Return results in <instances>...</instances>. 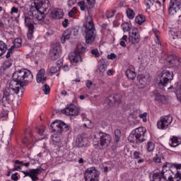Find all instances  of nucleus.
I'll return each instance as SVG.
<instances>
[{
    "label": "nucleus",
    "mask_w": 181,
    "mask_h": 181,
    "mask_svg": "<svg viewBox=\"0 0 181 181\" xmlns=\"http://www.w3.org/2000/svg\"><path fill=\"white\" fill-rule=\"evenodd\" d=\"M12 80L4 90L1 104L6 107L11 103V98L14 94H18L20 91L23 93V83H32L33 81V74L26 69H22L16 71L13 76Z\"/></svg>",
    "instance_id": "1"
},
{
    "label": "nucleus",
    "mask_w": 181,
    "mask_h": 181,
    "mask_svg": "<svg viewBox=\"0 0 181 181\" xmlns=\"http://www.w3.org/2000/svg\"><path fill=\"white\" fill-rule=\"evenodd\" d=\"M168 163L163 164L162 170L154 172L150 174L151 181H181V164L176 163L173 166L176 168L175 174L170 170V168L168 166Z\"/></svg>",
    "instance_id": "2"
},
{
    "label": "nucleus",
    "mask_w": 181,
    "mask_h": 181,
    "mask_svg": "<svg viewBox=\"0 0 181 181\" xmlns=\"http://www.w3.org/2000/svg\"><path fill=\"white\" fill-rule=\"evenodd\" d=\"M85 25V39L87 45H93L97 37V30H95V25H94V21L91 16H88L86 18Z\"/></svg>",
    "instance_id": "3"
},
{
    "label": "nucleus",
    "mask_w": 181,
    "mask_h": 181,
    "mask_svg": "<svg viewBox=\"0 0 181 181\" xmlns=\"http://www.w3.org/2000/svg\"><path fill=\"white\" fill-rule=\"evenodd\" d=\"M51 129L53 132L57 134L52 136V141L58 144L59 142H62V139L59 135H60L62 132H67L69 128L63 121L57 120L51 124Z\"/></svg>",
    "instance_id": "4"
},
{
    "label": "nucleus",
    "mask_w": 181,
    "mask_h": 181,
    "mask_svg": "<svg viewBox=\"0 0 181 181\" xmlns=\"http://www.w3.org/2000/svg\"><path fill=\"white\" fill-rule=\"evenodd\" d=\"M146 132V128L139 127L133 130L128 137V141L131 144H142L145 142V133Z\"/></svg>",
    "instance_id": "5"
},
{
    "label": "nucleus",
    "mask_w": 181,
    "mask_h": 181,
    "mask_svg": "<svg viewBox=\"0 0 181 181\" xmlns=\"http://www.w3.org/2000/svg\"><path fill=\"white\" fill-rule=\"evenodd\" d=\"M84 52H86V47L83 45H77L74 52L69 54V60L73 66H78L83 62L81 56H83Z\"/></svg>",
    "instance_id": "6"
},
{
    "label": "nucleus",
    "mask_w": 181,
    "mask_h": 181,
    "mask_svg": "<svg viewBox=\"0 0 181 181\" xmlns=\"http://www.w3.org/2000/svg\"><path fill=\"white\" fill-rule=\"evenodd\" d=\"M173 72L170 71L164 70L157 76L156 83L158 87H168L169 83H172L173 80Z\"/></svg>",
    "instance_id": "7"
},
{
    "label": "nucleus",
    "mask_w": 181,
    "mask_h": 181,
    "mask_svg": "<svg viewBox=\"0 0 181 181\" xmlns=\"http://www.w3.org/2000/svg\"><path fill=\"white\" fill-rule=\"evenodd\" d=\"M172 122H173V117L172 115L161 116L157 121V128L161 131H166V129H169Z\"/></svg>",
    "instance_id": "8"
},
{
    "label": "nucleus",
    "mask_w": 181,
    "mask_h": 181,
    "mask_svg": "<svg viewBox=\"0 0 181 181\" xmlns=\"http://www.w3.org/2000/svg\"><path fill=\"white\" fill-rule=\"evenodd\" d=\"M85 181H100V172L92 167L88 168L84 174Z\"/></svg>",
    "instance_id": "9"
},
{
    "label": "nucleus",
    "mask_w": 181,
    "mask_h": 181,
    "mask_svg": "<svg viewBox=\"0 0 181 181\" xmlns=\"http://www.w3.org/2000/svg\"><path fill=\"white\" fill-rule=\"evenodd\" d=\"M24 22L25 26L28 28L27 37L29 40H32L33 39V33H35V21H33V18L25 16Z\"/></svg>",
    "instance_id": "10"
},
{
    "label": "nucleus",
    "mask_w": 181,
    "mask_h": 181,
    "mask_svg": "<svg viewBox=\"0 0 181 181\" xmlns=\"http://www.w3.org/2000/svg\"><path fill=\"white\" fill-rule=\"evenodd\" d=\"M35 6L36 11L35 13H33V18L39 21H43L45 16V13L39 10L43 8V0H37V1H35Z\"/></svg>",
    "instance_id": "11"
},
{
    "label": "nucleus",
    "mask_w": 181,
    "mask_h": 181,
    "mask_svg": "<svg viewBox=\"0 0 181 181\" xmlns=\"http://www.w3.org/2000/svg\"><path fill=\"white\" fill-rule=\"evenodd\" d=\"M129 41L132 45H138L141 42V35H139V31L138 28L133 27L129 32Z\"/></svg>",
    "instance_id": "12"
},
{
    "label": "nucleus",
    "mask_w": 181,
    "mask_h": 181,
    "mask_svg": "<svg viewBox=\"0 0 181 181\" xmlns=\"http://www.w3.org/2000/svg\"><path fill=\"white\" fill-rule=\"evenodd\" d=\"M98 135L100 136L98 140L97 139V137H95L93 139L95 145H101V146H104V145H107L111 142V136L110 134L99 132Z\"/></svg>",
    "instance_id": "13"
},
{
    "label": "nucleus",
    "mask_w": 181,
    "mask_h": 181,
    "mask_svg": "<svg viewBox=\"0 0 181 181\" xmlns=\"http://www.w3.org/2000/svg\"><path fill=\"white\" fill-rule=\"evenodd\" d=\"M62 56V45L59 43H55L52 45L50 49V57L52 60H57Z\"/></svg>",
    "instance_id": "14"
},
{
    "label": "nucleus",
    "mask_w": 181,
    "mask_h": 181,
    "mask_svg": "<svg viewBox=\"0 0 181 181\" xmlns=\"http://www.w3.org/2000/svg\"><path fill=\"white\" fill-rule=\"evenodd\" d=\"M33 141H35V136L32 134V130L30 129L25 130V134L21 140L22 144H23L25 146H28V145H30V144H32Z\"/></svg>",
    "instance_id": "15"
},
{
    "label": "nucleus",
    "mask_w": 181,
    "mask_h": 181,
    "mask_svg": "<svg viewBox=\"0 0 181 181\" xmlns=\"http://www.w3.org/2000/svg\"><path fill=\"white\" fill-rule=\"evenodd\" d=\"M181 8L180 3L176 1V0H171L170 1L168 13L169 15H176L177 11H180Z\"/></svg>",
    "instance_id": "16"
},
{
    "label": "nucleus",
    "mask_w": 181,
    "mask_h": 181,
    "mask_svg": "<svg viewBox=\"0 0 181 181\" xmlns=\"http://www.w3.org/2000/svg\"><path fill=\"white\" fill-rule=\"evenodd\" d=\"M62 114H66V115H71L74 117L76 115H78V110L76 107L74 105H69L65 109L62 110Z\"/></svg>",
    "instance_id": "17"
},
{
    "label": "nucleus",
    "mask_w": 181,
    "mask_h": 181,
    "mask_svg": "<svg viewBox=\"0 0 181 181\" xmlns=\"http://www.w3.org/2000/svg\"><path fill=\"white\" fill-rule=\"evenodd\" d=\"M153 95L155 97L156 101H158V104H168V98L166 96L159 93L158 90H153Z\"/></svg>",
    "instance_id": "18"
},
{
    "label": "nucleus",
    "mask_w": 181,
    "mask_h": 181,
    "mask_svg": "<svg viewBox=\"0 0 181 181\" xmlns=\"http://www.w3.org/2000/svg\"><path fill=\"white\" fill-rule=\"evenodd\" d=\"M45 74H46V71L45 70V69H41L37 74V76H36L37 83H42V84L45 83L46 80H47V77H46Z\"/></svg>",
    "instance_id": "19"
},
{
    "label": "nucleus",
    "mask_w": 181,
    "mask_h": 181,
    "mask_svg": "<svg viewBox=\"0 0 181 181\" xmlns=\"http://www.w3.org/2000/svg\"><path fill=\"white\" fill-rule=\"evenodd\" d=\"M64 16V13L62 8H54L51 12V17L52 19H62Z\"/></svg>",
    "instance_id": "20"
},
{
    "label": "nucleus",
    "mask_w": 181,
    "mask_h": 181,
    "mask_svg": "<svg viewBox=\"0 0 181 181\" xmlns=\"http://www.w3.org/2000/svg\"><path fill=\"white\" fill-rule=\"evenodd\" d=\"M170 146H172L173 148H176V146H179V145H181V136H173L170 137Z\"/></svg>",
    "instance_id": "21"
},
{
    "label": "nucleus",
    "mask_w": 181,
    "mask_h": 181,
    "mask_svg": "<svg viewBox=\"0 0 181 181\" xmlns=\"http://www.w3.org/2000/svg\"><path fill=\"white\" fill-rule=\"evenodd\" d=\"M166 60L169 64H172V66H176V63H179V62H180V58L173 54H170L166 57Z\"/></svg>",
    "instance_id": "22"
},
{
    "label": "nucleus",
    "mask_w": 181,
    "mask_h": 181,
    "mask_svg": "<svg viewBox=\"0 0 181 181\" xmlns=\"http://www.w3.org/2000/svg\"><path fill=\"white\" fill-rule=\"evenodd\" d=\"M40 170L38 168L33 169L30 170V177L33 181H37L39 180V177L37 175H39Z\"/></svg>",
    "instance_id": "23"
},
{
    "label": "nucleus",
    "mask_w": 181,
    "mask_h": 181,
    "mask_svg": "<svg viewBox=\"0 0 181 181\" xmlns=\"http://www.w3.org/2000/svg\"><path fill=\"white\" fill-rule=\"evenodd\" d=\"M108 66V61L105 59H100V64L99 66V71L100 73H104L105 70H107V67Z\"/></svg>",
    "instance_id": "24"
},
{
    "label": "nucleus",
    "mask_w": 181,
    "mask_h": 181,
    "mask_svg": "<svg viewBox=\"0 0 181 181\" xmlns=\"http://www.w3.org/2000/svg\"><path fill=\"white\" fill-rule=\"evenodd\" d=\"M142 156V154L141 153V152L139 151H134L133 153V158L134 159H136V160H137V163H144V162H145V159L141 158V156Z\"/></svg>",
    "instance_id": "25"
},
{
    "label": "nucleus",
    "mask_w": 181,
    "mask_h": 181,
    "mask_svg": "<svg viewBox=\"0 0 181 181\" xmlns=\"http://www.w3.org/2000/svg\"><path fill=\"white\" fill-rule=\"evenodd\" d=\"M126 76L129 80H135L136 77V73L135 72V70L132 69H127L126 71Z\"/></svg>",
    "instance_id": "26"
},
{
    "label": "nucleus",
    "mask_w": 181,
    "mask_h": 181,
    "mask_svg": "<svg viewBox=\"0 0 181 181\" xmlns=\"http://www.w3.org/2000/svg\"><path fill=\"white\" fill-rule=\"evenodd\" d=\"M146 21V18L144 15L139 14L135 18V23H137V25H142V23H144Z\"/></svg>",
    "instance_id": "27"
},
{
    "label": "nucleus",
    "mask_w": 181,
    "mask_h": 181,
    "mask_svg": "<svg viewBox=\"0 0 181 181\" xmlns=\"http://www.w3.org/2000/svg\"><path fill=\"white\" fill-rule=\"evenodd\" d=\"M153 32L154 33V36H155V42L156 43V45H158L159 46H160V40L159 38V35H160V33L159 32V30L158 29H153Z\"/></svg>",
    "instance_id": "28"
},
{
    "label": "nucleus",
    "mask_w": 181,
    "mask_h": 181,
    "mask_svg": "<svg viewBox=\"0 0 181 181\" xmlns=\"http://www.w3.org/2000/svg\"><path fill=\"white\" fill-rule=\"evenodd\" d=\"M128 42V35H124L119 40V45L122 47H127V42Z\"/></svg>",
    "instance_id": "29"
},
{
    "label": "nucleus",
    "mask_w": 181,
    "mask_h": 181,
    "mask_svg": "<svg viewBox=\"0 0 181 181\" xmlns=\"http://www.w3.org/2000/svg\"><path fill=\"white\" fill-rule=\"evenodd\" d=\"M146 149L148 152H153V151H155V143L147 141Z\"/></svg>",
    "instance_id": "30"
},
{
    "label": "nucleus",
    "mask_w": 181,
    "mask_h": 181,
    "mask_svg": "<svg viewBox=\"0 0 181 181\" xmlns=\"http://www.w3.org/2000/svg\"><path fill=\"white\" fill-rule=\"evenodd\" d=\"M146 4V11H149L153 5H155V0H144Z\"/></svg>",
    "instance_id": "31"
},
{
    "label": "nucleus",
    "mask_w": 181,
    "mask_h": 181,
    "mask_svg": "<svg viewBox=\"0 0 181 181\" xmlns=\"http://www.w3.org/2000/svg\"><path fill=\"white\" fill-rule=\"evenodd\" d=\"M6 44L4 41L0 40V56H2L7 50Z\"/></svg>",
    "instance_id": "32"
},
{
    "label": "nucleus",
    "mask_w": 181,
    "mask_h": 181,
    "mask_svg": "<svg viewBox=\"0 0 181 181\" xmlns=\"http://www.w3.org/2000/svg\"><path fill=\"white\" fill-rule=\"evenodd\" d=\"M127 16L129 19H134L135 18V11L132 8H127L126 11Z\"/></svg>",
    "instance_id": "33"
},
{
    "label": "nucleus",
    "mask_w": 181,
    "mask_h": 181,
    "mask_svg": "<svg viewBox=\"0 0 181 181\" xmlns=\"http://www.w3.org/2000/svg\"><path fill=\"white\" fill-rule=\"evenodd\" d=\"M115 142H119V139H121V130L116 129L115 131Z\"/></svg>",
    "instance_id": "34"
},
{
    "label": "nucleus",
    "mask_w": 181,
    "mask_h": 181,
    "mask_svg": "<svg viewBox=\"0 0 181 181\" xmlns=\"http://www.w3.org/2000/svg\"><path fill=\"white\" fill-rule=\"evenodd\" d=\"M115 12H117V10H107L106 11V17L107 19H110L115 15Z\"/></svg>",
    "instance_id": "35"
},
{
    "label": "nucleus",
    "mask_w": 181,
    "mask_h": 181,
    "mask_svg": "<svg viewBox=\"0 0 181 181\" xmlns=\"http://www.w3.org/2000/svg\"><path fill=\"white\" fill-rule=\"evenodd\" d=\"M60 70V67L57 65L53 66L49 69V73L51 74H55V73H57Z\"/></svg>",
    "instance_id": "36"
},
{
    "label": "nucleus",
    "mask_w": 181,
    "mask_h": 181,
    "mask_svg": "<svg viewBox=\"0 0 181 181\" xmlns=\"http://www.w3.org/2000/svg\"><path fill=\"white\" fill-rule=\"evenodd\" d=\"M83 122H85L83 123V127L86 128H90L91 127V120L87 119V117H84Z\"/></svg>",
    "instance_id": "37"
},
{
    "label": "nucleus",
    "mask_w": 181,
    "mask_h": 181,
    "mask_svg": "<svg viewBox=\"0 0 181 181\" xmlns=\"http://www.w3.org/2000/svg\"><path fill=\"white\" fill-rule=\"evenodd\" d=\"M122 28L124 32H129V30H131V29H132L129 27V23H123L122 24Z\"/></svg>",
    "instance_id": "38"
},
{
    "label": "nucleus",
    "mask_w": 181,
    "mask_h": 181,
    "mask_svg": "<svg viewBox=\"0 0 181 181\" xmlns=\"http://www.w3.org/2000/svg\"><path fill=\"white\" fill-rule=\"evenodd\" d=\"M70 34H67V33H64L62 35V37L61 38L62 42L64 43L66 40H69V39H70Z\"/></svg>",
    "instance_id": "39"
},
{
    "label": "nucleus",
    "mask_w": 181,
    "mask_h": 181,
    "mask_svg": "<svg viewBox=\"0 0 181 181\" xmlns=\"http://www.w3.org/2000/svg\"><path fill=\"white\" fill-rule=\"evenodd\" d=\"M16 165H22V166H25V168H29V165H30V163L27 162V163H23V161H20L19 160H15Z\"/></svg>",
    "instance_id": "40"
},
{
    "label": "nucleus",
    "mask_w": 181,
    "mask_h": 181,
    "mask_svg": "<svg viewBox=\"0 0 181 181\" xmlns=\"http://www.w3.org/2000/svg\"><path fill=\"white\" fill-rule=\"evenodd\" d=\"M37 133L38 134V135H40V136H41L40 139H45V129L43 128L37 129Z\"/></svg>",
    "instance_id": "41"
},
{
    "label": "nucleus",
    "mask_w": 181,
    "mask_h": 181,
    "mask_svg": "<svg viewBox=\"0 0 181 181\" xmlns=\"http://www.w3.org/2000/svg\"><path fill=\"white\" fill-rule=\"evenodd\" d=\"M42 90L44 91L45 94L47 95V94L50 93V86H49L47 84H45L42 88Z\"/></svg>",
    "instance_id": "42"
},
{
    "label": "nucleus",
    "mask_w": 181,
    "mask_h": 181,
    "mask_svg": "<svg viewBox=\"0 0 181 181\" xmlns=\"http://www.w3.org/2000/svg\"><path fill=\"white\" fill-rule=\"evenodd\" d=\"M154 6L156 11L160 10V8H162V2H160V1L159 0H157V1L155 0Z\"/></svg>",
    "instance_id": "43"
},
{
    "label": "nucleus",
    "mask_w": 181,
    "mask_h": 181,
    "mask_svg": "<svg viewBox=\"0 0 181 181\" xmlns=\"http://www.w3.org/2000/svg\"><path fill=\"white\" fill-rule=\"evenodd\" d=\"M78 6H79L81 11H86V2L84 1L78 2Z\"/></svg>",
    "instance_id": "44"
},
{
    "label": "nucleus",
    "mask_w": 181,
    "mask_h": 181,
    "mask_svg": "<svg viewBox=\"0 0 181 181\" xmlns=\"http://www.w3.org/2000/svg\"><path fill=\"white\" fill-rule=\"evenodd\" d=\"M13 63V60L12 59H8L7 61L5 62L4 66L6 67V69H9L12 66Z\"/></svg>",
    "instance_id": "45"
},
{
    "label": "nucleus",
    "mask_w": 181,
    "mask_h": 181,
    "mask_svg": "<svg viewBox=\"0 0 181 181\" xmlns=\"http://www.w3.org/2000/svg\"><path fill=\"white\" fill-rule=\"evenodd\" d=\"M139 81L140 84L145 86V84H146V78H145V76H141L139 77Z\"/></svg>",
    "instance_id": "46"
},
{
    "label": "nucleus",
    "mask_w": 181,
    "mask_h": 181,
    "mask_svg": "<svg viewBox=\"0 0 181 181\" xmlns=\"http://www.w3.org/2000/svg\"><path fill=\"white\" fill-rule=\"evenodd\" d=\"M15 46L17 47H21L22 46V39L21 38H17L15 40Z\"/></svg>",
    "instance_id": "47"
},
{
    "label": "nucleus",
    "mask_w": 181,
    "mask_h": 181,
    "mask_svg": "<svg viewBox=\"0 0 181 181\" xmlns=\"http://www.w3.org/2000/svg\"><path fill=\"white\" fill-rule=\"evenodd\" d=\"M91 54L95 56V57H100V52H98V49H93L91 50Z\"/></svg>",
    "instance_id": "48"
},
{
    "label": "nucleus",
    "mask_w": 181,
    "mask_h": 181,
    "mask_svg": "<svg viewBox=\"0 0 181 181\" xmlns=\"http://www.w3.org/2000/svg\"><path fill=\"white\" fill-rule=\"evenodd\" d=\"M148 115L147 112H144L143 114H140L139 115V117L141 118V119H143V122H146L147 119L146 117Z\"/></svg>",
    "instance_id": "49"
},
{
    "label": "nucleus",
    "mask_w": 181,
    "mask_h": 181,
    "mask_svg": "<svg viewBox=\"0 0 181 181\" xmlns=\"http://www.w3.org/2000/svg\"><path fill=\"white\" fill-rule=\"evenodd\" d=\"M19 12V8L18 7L13 6L11 10V15H13V13H18Z\"/></svg>",
    "instance_id": "50"
},
{
    "label": "nucleus",
    "mask_w": 181,
    "mask_h": 181,
    "mask_svg": "<svg viewBox=\"0 0 181 181\" xmlns=\"http://www.w3.org/2000/svg\"><path fill=\"white\" fill-rule=\"evenodd\" d=\"M153 160L154 162H156V163H160V162H162V160L158 155L155 156V157L153 158Z\"/></svg>",
    "instance_id": "51"
},
{
    "label": "nucleus",
    "mask_w": 181,
    "mask_h": 181,
    "mask_svg": "<svg viewBox=\"0 0 181 181\" xmlns=\"http://www.w3.org/2000/svg\"><path fill=\"white\" fill-rule=\"evenodd\" d=\"M77 0H68L69 6H73V5H76Z\"/></svg>",
    "instance_id": "52"
},
{
    "label": "nucleus",
    "mask_w": 181,
    "mask_h": 181,
    "mask_svg": "<svg viewBox=\"0 0 181 181\" xmlns=\"http://www.w3.org/2000/svg\"><path fill=\"white\" fill-rule=\"evenodd\" d=\"M62 26L63 28H67V26H69V19H64V21L62 22Z\"/></svg>",
    "instance_id": "53"
},
{
    "label": "nucleus",
    "mask_w": 181,
    "mask_h": 181,
    "mask_svg": "<svg viewBox=\"0 0 181 181\" xmlns=\"http://www.w3.org/2000/svg\"><path fill=\"white\" fill-rule=\"evenodd\" d=\"M11 179H12V180H14V181L19 180V178H18V173H16L11 175Z\"/></svg>",
    "instance_id": "54"
},
{
    "label": "nucleus",
    "mask_w": 181,
    "mask_h": 181,
    "mask_svg": "<svg viewBox=\"0 0 181 181\" xmlns=\"http://www.w3.org/2000/svg\"><path fill=\"white\" fill-rule=\"evenodd\" d=\"M117 54L115 53H111L110 55L107 56V58L110 59V60H112L114 59H116Z\"/></svg>",
    "instance_id": "55"
},
{
    "label": "nucleus",
    "mask_w": 181,
    "mask_h": 181,
    "mask_svg": "<svg viewBox=\"0 0 181 181\" xmlns=\"http://www.w3.org/2000/svg\"><path fill=\"white\" fill-rule=\"evenodd\" d=\"M77 146L78 148H86V144L83 143V139H81V141L77 144Z\"/></svg>",
    "instance_id": "56"
},
{
    "label": "nucleus",
    "mask_w": 181,
    "mask_h": 181,
    "mask_svg": "<svg viewBox=\"0 0 181 181\" xmlns=\"http://www.w3.org/2000/svg\"><path fill=\"white\" fill-rule=\"evenodd\" d=\"M108 28V24L107 23H103L102 24V33H104L105 32V29Z\"/></svg>",
    "instance_id": "57"
},
{
    "label": "nucleus",
    "mask_w": 181,
    "mask_h": 181,
    "mask_svg": "<svg viewBox=\"0 0 181 181\" xmlns=\"http://www.w3.org/2000/svg\"><path fill=\"white\" fill-rule=\"evenodd\" d=\"M91 86H93V82L90 80H88L86 82V87L88 88H91Z\"/></svg>",
    "instance_id": "58"
},
{
    "label": "nucleus",
    "mask_w": 181,
    "mask_h": 181,
    "mask_svg": "<svg viewBox=\"0 0 181 181\" xmlns=\"http://www.w3.org/2000/svg\"><path fill=\"white\" fill-rule=\"evenodd\" d=\"M11 53H12V49H9L6 55V59H9L11 57Z\"/></svg>",
    "instance_id": "59"
},
{
    "label": "nucleus",
    "mask_w": 181,
    "mask_h": 181,
    "mask_svg": "<svg viewBox=\"0 0 181 181\" xmlns=\"http://www.w3.org/2000/svg\"><path fill=\"white\" fill-rule=\"evenodd\" d=\"M22 173H23V175H25V176L30 177V171L28 172V171H21Z\"/></svg>",
    "instance_id": "60"
},
{
    "label": "nucleus",
    "mask_w": 181,
    "mask_h": 181,
    "mask_svg": "<svg viewBox=\"0 0 181 181\" xmlns=\"http://www.w3.org/2000/svg\"><path fill=\"white\" fill-rule=\"evenodd\" d=\"M63 70H64V71H69L70 70V67L68 66V65H64L63 66Z\"/></svg>",
    "instance_id": "61"
},
{
    "label": "nucleus",
    "mask_w": 181,
    "mask_h": 181,
    "mask_svg": "<svg viewBox=\"0 0 181 181\" xmlns=\"http://www.w3.org/2000/svg\"><path fill=\"white\" fill-rule=\"evenodd\" d=\"M78 11L77 8L76 7H74L71 10V12H73L74 14L76 13Z\"/></svg>",
    "instance_id": "62"
},
{
    "label": "nucleus",
    "mask_w": 181,
    "mask_h": 181,
    "mask_svg": "<svg viewBox=\"0 0 181 181\" xmlns=\"http://www.w3.org/2000/svg\"><path fill=\"white\" fill-rule=\"evenodd\" d=\"M112 74H114L112 70L110 69L107 71V76H112Z\"/></svg>",
    "instance_id": "63"
},
{
    "label": "nucleus",
    "mask_w": 181,
    "mask_h": 181,
    "mask_svg": "<svg viewBox=\"0 0 181 181\" xmlns=\"http://www.w3.org/2000/svg\"><path fill=\"white\" fill-rule=\"evenodd\" d=\"M87 2L89 5H93V4H94V0H87Z\"/></svg>",
    "instance_id": "64"
}]
</instances>
